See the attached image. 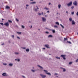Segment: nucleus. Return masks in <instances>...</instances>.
I'll use <instances>...</instances> for the list:
<instances>
[{
    "instance_id": "44",
    "label": "nucleus",
    "mask_w": 78,
    "mask_h": 78,
    "mask_svg": "<svg viewBox=\"0 0 78 78\" xmlns=\"http://www.w3.org/2000/svg\"><path fill=\"white\" fill-rule=\"evenodd\" d=\"M72 64V62H69V65Z\"/></svg>"
},
{
    "instance_id": "17",
    "label": "nucleus",
    "mask_w": 78,
    "mask_h": 78,
    "mask_svg": "<svg viewBox=\"0 0 78 78\" xmlns=\"http://www.w3.org/2000/svg\"><path fill=\"white\" fill-rule=\"evenodd\" d=\"M36 2H34L30 3V4H36Z\"/></svg>"
},
{
    "instance_id": "26",
    "label": "nucleus",
    "mask_w": 78,
    "mask_h": 78,
    "mask_svg": "<svg viewBox=\"0 0 78 78\" xmlns=\"http://www.w3.org/2000/svg\"><path fill=\"white\" fill-rule=\"evenodd\" d=\"M55 23L57 25H59V23L58 22H55Z\"/></svg>"
},
{
    "instance_id": "25",
    "label": "nucleus",
    "mask_w": 78,
    "mask_h": 78,
    "mask_svg": "<svg viewBox=\"0 0 78 78\" xmlns=\"http://www.w3.org/2000/svg\"><path fill=\"white\" fill-rule=\"evenodd\" d=\"M69 20L70 22H71L72 20V18H69Z\"/></svg>"
},
{
    "instance_id": "27",
    "label": "nucleus",
    "mask_w": 78,
    "mask_h": 78,
    "mask_svg": "<svg viewBox=\"0 0 78 78\" xmlns=\"http://www.w3.org/2000/svg\"><path fill=\"white\" fill-rule=\"evenodd\" d=\"M60 26H61V27H62V28H64V27L62 25V24H60Z\"/></svg>"
},
{
    "instance_id": "48",
    "label": "nucleus",
    "mask_w": 78,
    "mask_h": 78,
    "mask_svg": "<svg viewBox=\"0 0 78 78\" xmlns=\"http://www.w3.org/2000/svg\"><path fill=\"white\" fill-rule=\"evenodd\" d=\"M22 48H23V49H26V48H23V47H22Z\"/></svg>"
},
{
    "instance_id": "30",
    "label": "nucleus",
    "mask_w": 78,
    "mask_h": 78,
    "mask_svg": "<svg viewBox=\"0 0 78 78\" xmlns=\"http://www.w3.org/2000/svg\"><path fill=\"white\" fill-rule=\"evenodd\" d=\"M17 34H22V33H21V32H17Z\"/></svg>"
},
{
    "instance_id": "9",
    "label": "nucleus",
    "mask_w": 78,
    "mask_h": 78,
    "mask_svg": "<svg viewBox=\"0 0 78 78\" xmlns=\"http://www.w3.org/2000/svg\"><path fill=\"white\" fill-rule=\"evenodd\" d=\"M72 25H75V22L74 21V20H73L72 21Z\"/></svg>"
},
{
    "instance_id": "18",
    "label": "nucleus",
    "mask_w": 78,
    "mask_h": 78,
    "mask_svg": "<svg viewBox=\"0 0 78 78\" xmlns=\"http://www.w3.org/2000/svg\"><path fill=\"white\" fill-rule=\"evenodd\" d=\"M62 69H63V72H66V69L63 68H62Z\"/></svg>"
},
{
    "instance_id": "20",
    "label": "nucleus",
    "mask_w": 78,
    "mask_h": 78,
    "mask_svg": "<svg viewBox=\"0 0 78 78\" xmlns=\"http://www.w3.org/2000/svg\"><path fill=\"white\" fill-rule=\"evenodd\" d=\"M61 4H59L58 5V7L59 9H60V8H61Z\"/></svg>"
},
{
    "instance_id": "15",
    "label": "nucleus",
    "mask_w": 78,
    "mask_h": 78,
    "mask_svg": "<svg viewBox=\"0 0 78 78\" xmlns=\"http://www.w3.org/2000/svg\"><path fill=\"white\" fill-rule=\"evenodd\" d=\"M68 40V39L67 38H64V42H65V41H67Z\"/></svg>"
},
{
    "instance_id": "58",
    "label": "nucleus",
    "mask_w": 78,
    "mask_h": 78,
    "mask_svg": "<svg viewBox=\"0 0 78 78\" xmlns=\"http://www.w3.org/2000/svg\"><path fill=\"white\" fill-rule=\"evenodd\" d=\"M47 12L48 13V12H49V11H47Z\"/></svg>"
},
{
    "instance_id": "5",
    "label": "nucleus",
    "mask_w": 78,
    "mask_h": 78,
    "mask_svg": "<svg viewBox=\"0 0 78 78\" xmlns=\"http://www.w3.org/2000/svg\"><path fill=\"white\" fill-rule=\"evenodd\" d=\"M44 47H46V48H50V47L49 46V45L48 44H46L44 45Z\"/></svg>"
},
{
    "instance_id": "16",
    "label": "nucleus",
    "mask_w": 78,
    "mask_h": 78,
    "mask_svg": "<svg viewBox=\"0 0 78 78\" xmlns=\"http://www.w3.org/2000/svg\"><path fill=\"white\" fill-rule=\"evenodd\" d=\"M46 74L48 75L51 76V73H50L46 72Z\"/></svg>"
},
{
    "instance_id": "23",
    "label": "nucleus",
    "mask_w": 78,
    "mask_h": 78,
    "mask_svg": "<svg viewBox=\"0 0 78 78\" xmlns=\"http://www.w3.org/2000/svg\"><path fill=\"white\" fill-rule=\"evenodd\" d=\"M26 50L27 52H29L30 51V49H26Z\"/></svg>"
},
{
    "instance_id": "36",
    "label": "nucleus",
    "mask_w": 78,
    "mask_h": 78,
    "mask_svg": "<svg viewBox=\"0 0 78 78\" xmlns=\"http://www.w3.org/2000/svg\"><path fill=\"white\" fill-rule=\"evenodd\" d=\"M3 65H4V66H6L7 65V64L3 63Z\"/></svg>"
},
{
    "instance_id": "50",
    "label": "nucleus",
    "mask_w": 78,
    "mask_h": 78,
    "mask_svg": "<svg viewBox=\"0 0 78 78\" xmlns=\"http://www.w3.org/2000/svg\"><path fill=\"white\" fill-rule=\"evenodd\" d=\"M26 6H27V7H28L29 6V5H26Z\"/></svg>"
},
{
    "instance_id": "6",
    "label": "nucleus",
    "mask_w": 78,
    "mask_h": 78,
    "mask_svg": "<svg viewBox=\"0 0 78 78\" xmlns=\"http://www.w3.org/2000/svg\"><path fill=\"white\" fill-rule=\"evenodd\" d=\"M61 57H62L63 58V59H64L65 60V59H66V58L65 57H66V55H61Z\"/></svg>"
},
{
    "instance_id": "8",
    "label": "nucleus",
    "mask_w": 78,
    "mask_h": 78,
    "mask_svg": "<svg viewBox=\"0 0 78 78\" xmlns=\"http://www.w3.org/2000/svg\"><path fill=\"white\" fill-rule=\"evenodd\" d=\"M4 25L6 27H8L9 26V23L8 22L4 24Z\"/></svg>"
},
{
    "instance_id": "24",
    "label": "nucleus",
    "mask_w": 78,
    "mask_h": 78,
    "mask_svg": "<svg viewBox=\"0 0 78 78\" xmlns=\"http://www.w3.org/2000/svg\"><path fill=\"white\" fill-rule=\"evenodd\" d=\"M66 43H69V44H72V43L70 41H68Z\"/></svg>"
},
{
    "instance_id": "2",
    "label": "nucleus",
    "mask_w": 78,
    "mask_h": 78,
    "mask_svg": "<svg viewBox=\"0 0 78 78\" xmlns=\"http://www.w3.org/2000/svg\"><path fill=\"white\" fill-rule=\"evenodd\" d=\"M40 76H41V77L42 78H46V76H46V75H44L43 74H40Z\"/></svg>"
},
{
    "instance_id": "32",
    "label": "nucleus",
    "mask_w": 78,
    "mask_h": 78,
    "mask_svg": "<svg viewBox=\"0 0 78 78\" xmlns=\"http://www.w3.org/2000/svg\"><path fill=\"white\" fill-rule=\"evenodd\" d=\"M52 32L53 33H55V30H52Z\"/></svg>"
},
{
    "instance_id": "59",
    "label": "nucleus",
    "mask_w": 78,
    "mask_h": 78,
    "mask_svg": "<svg viewBox=\"0 0 78 78\" xmlns=\"http://www.w3.org/2000/svg\"><path fill=\"white\" fill-rule=\"evenodd\" d=\"M4 45V44H2V45Z\"/></svg>"
},
{
    "instance_id": "10",
    "label": "nucleus",
    "mask_w": 78,
    "mask_h": 78,
    "mask_svg": "<svg viewBox=\"0 0 78 78\" xmlns=\"http://www.w3.org/2000/svg\"><path fill=\"white\" fill-rule=\"evenodd\" d=\"M14 54L16 55H19L20 54V53L19 52H15Z\"/></svg>"
},
{
    "instance_id": "4",
    "label": "nucleus",
    "mask_w": 78,
    "mask_h": 78,
    "mask_svg": "<svg viewBox=\"0 0 78 78\" xmlns=\"http://www.w3.org/2000/svg\"><path fill=\"white\" fill-rule=\"evenodd\" d=\"M78 4V3H77V2L76 1H75L73 2V5H75V6H77V4Z\"/></svg>"
},
{
    "instance_id": "60",
    "label": "nucleus",
    "mask_w": 78,
    "mask_h": 78,
    "mask_svg": "<svg viewBox=\"0 0 78 78\" xmlns=\"http://www.w3.org/2000/svg\"><path fill=\"white\" fill-rule=\"evenodd\" d=\"M66 13H67V14H68V11H66Z\"/></svg>"
},
{
    "instance_id": "12",
    "label": "nucleus",
    "mask_w": 78,
    "mask_h": 78,
    "mask_svg": "<svg viewBox=\"0 0 78 78\" xmlns=\"http://www.w3.org/2000/svg\"><path fill=\"white\" fill-rule=\"evenodd\" d=\"M15 61H17L18 62H20V59L18 58L17 59H15Z\"/></svg>"
},
{
    "instance_id": "13",
    "label": "nucleus",
    "mask_w": 78,
    "mask_h": 78,
    "mask_svg": "<svg viewBox=\"0 0 78 78\" xmlns=\"http://www.w3.org/2000/svg\"><path fill=\"white\" fill-rule=\"evenodd\" d=\"M37 66H38V67H40V68H41V69H44V68H43V67H42L41 66L39 65H38Z\"/></svg>"
},
{
    "instance_id": "1",
    "label": "nucleus",
    "mask_w": 78,
    "mask_h": 78,
    "mask_svg": "<svg viewBox=\"0 0 78 78\" xmlns=\"http://www.w3.org/2000/svg\"><path fill=\"white\" fill-rule=\"evenodd\" d=\"M72 3H73V2H72V1H71L69 3H67L66 5L68 6H72Z\"/></svg>"
},
{
    "instance_id": "29",
    "label": "nucleus",
    "mask_w": 78,
    "mask_h": 78,
    "mask_svg": "<svg viewBox=\"0 0 78 78\" xmlns=\"http://www.w3.org/2000/svg\"><path fill=\"white\" fill-rule=\"evenodd\" d=\"M54 28H58V26H54Z\"/></svg>"
},
{
    "instance_id": "28",
    "label": "nucleus",
    "mask_w": 78,
    "mask_h": 78,
    "mask_svg": "<svg viewBox=\"0 0 78 78\" xmlns=\"http://www.w3.org/2000/svg\"><path fill=\"white\" fill-rule=\"evenodd\" d=\"M21 27L22 28H23V29L25 28V26H24L23 25H22Z\"/></svg>"
},
{
    "instance_id": "37",
    "label": "nucleus",
    "mask_w": 78,
    "mask_h": 78,
    "mask_svg": "<svg viewBox=\"0 0 78 78\" xmlns=\"http://www.w3.org/2000/svg\"><path fill=\"white\" fill-rule=\"evenodd\" d=\"M0 24H1V25H2V26H3V23H0Z\"/></svg>"
},
{
    "instance_id": "7",
    "label": "nucleus",
    "mask_w": 78,
    "mask_h": 78,
    "mask_svg": "<svg viewBox=\"0 0 78 78\" xmlns=\"http://www.w3.org/2000/svg\"><path fill=\"white\" fill-rule=\"evenodd\" d=\"M42 22H45L46 21V19L44 17H42Z\"/></svg>"
},
{
    "instance_id": "57",
    "label": "nucleus",
    "mask_w": 78,
    "mask_h": 78,
    "mask_svg": "<svg viewBox=\"0 0 78 78\" xmlns=\"http://www.w3.org/2000/svg\"><path fill=\"white\" fill-rule=\"evenodd\" d=\"M9 43H11V42H10V41H9Z\"/></svg>"
},
{
    "instance_id": "3",
    "label": "nucleus",
    "mask_w": 78,
    "mask_h": 78,
    "mask_svg": "<svg viewBox=\"0 0 78 78\" xmlns=\"http://www.w3.org/2000/svg\"><path fill=\"white\" fill-rule=\"evenodd\" d=\"M2 75L3 76H7L8 74L6 73H4L2 74Z\"/></svg>"
},
{
    "instance_id": "56",
    "label": "nucleus",
    "mask_w": 78,
    "mask_h": 78,
    "mask_svg": "<svg viewBox=\"0 0 78 78\" xmlns=\"http://www.w3.org/2000/svg\"><path fill=\"white\" fill-rule=\"evenodd\" d=\"M16 27H17V28H18V26L16 25Z\"/></svg>"
},
{
    "instance_id": "31",
    "label": "nucleus",
    "mask_w": 78,
    "mask_h": 78,
    "mask_svg": "<svg viewBox=\"0 0 78 78\" xmlns=\"http://www.w3.org/2000/svg\"><path fill=\"white\" fill-rule=\"evenodd\" d=\"M56 58L57 59H60L61 58L60 57H56Z\"/></svg>"
},
{
    "instance_id": "63",
    "label": "nucleus",
    "mask_w": 78,
    "mask_h": 78,
    "mask_svg": "<svg viewBox=\"0 0 78 78\" xmlns=\"http://www.w3.org/2000/svg\"><path fill=\"white\" fill-rule=\"evenodd\" d=\"M51 55V54H49V55Z\"/></svg>"
},
{
    "instance_id": "64",
    "label": "nucleus",
    "mask_w": 78,
    "mask_h": 78,
    "mask_svg": "<svg viewBox=\"0 0 78 78\" xmlns=\"http://www.w3.org/2000/svg\"><path fill=\"white\" fill-rule=\"evenodd\" d=\"M26 9H28V8L26 7Z\"/></svg>"
},
{
    "instance_id": "51",
    "label": "nucleus",
    "mask_w": 78,
    "mask_h": 78,
    "mask_svg": "<svg viewBox=\"0 0 78 78\" xmlns=\"http://www.w3.org/2000/svg\"><path fill=\"white\" fill-rule=\"evenodd\" d=\"M48 5H51V3H48Z\"/></svg>"
},
{
    "instance_id": "62",
    "label": "nucleus",
    "mask_w": 78,
    "mask_h": 78,
    "mask_svg": "<svg viewBox=\"0 0 78 78\" xmlns=\"http://www.w3.org/2000/svg\"><path fill=\"white\" fill-rule=\"evenodd\" d=\"M34 0H30V1H33Z\"/></svg>"
},
{
    "instance_id": "45",
    "label": "nucleus",
    "mask_w": 78,
    "mask_h": 78,
    "mask_svg": "<svg viewBox=\"0 0 78 78\" xmlns=\"http://www.w3.org/2000/svg\"><path fill=\"white\" fill-rule=\"evenodd\" d=\"M22 76L23 78H26V77L24 76Z\"/></svg>"
},
{
    "instance_id": "52",
    "label": "nucleus",
    "mask_w": 78,
    "mask_h": 78,
    "mask_svg": "<svg viewBox=\"0 0 78 78\" xmlns=\"http://www.w3.org/2000/svg\"><path fill=\"white\" fill-rule=\"evenodd\" d=\"M76 14L77 16H78V12H77Z\"/></svg>"
},
{
    "instance_id": "61",
    "label": "nucleus",
    "mask_w": 78,
    "mask_h": 78,
    "mask_svg": "<svg viewBox=\"0 0 78 78\" xmlns=\"http://www.w3.org/2000/svg\"><path fill=\"white\" fill-rule=\"evenodd\" d=\"M32 28V26H31L30 27V28Z\"/></svg>"
},
{
    "instance_id": "35",
    "label": "nucleus",
    "mask_w": 78,
    "mask_h": 78,
    "mask_svg": "<svg viewBox=\"0 0 78 78\" xmlns=\"http://www.w3.org/2000/svg\"><path fill=\"white\" fill-rule=\"evenodd\" d=\"M16 20L17 21V22H19V20H18L16 18Z\"/></svg>"
},
{
    "instance_id": "19",
    "label": "nucleus",
    "mask_w": 78,
    "mask_h": 78,
    "mask_svg": "<svg viewBox=\"0 0 78 78\" xmlns=\"http://www.w3.org/2000/svg\"><path fill=\"white\" fill-rule=\"evenodd\" d=\"M31 71L32 72H35V71H36V70L31 69Z\"/></svg>"
},
{
    "instance_id": "39",
    "label": "nucleus",
    "mask_w": 78,
    "mask_h": 78,
    "mask_svg": "<svg viewBox=\"0 0 78 78\" xmlns=\"http://www.w3.org/2000/svg\"><path fill=\"white\" fill-rule=\"evenodd\" d=\"M17 39H20V38L19 36L17 37Z\"/></svg>"
},
{
    "instance_id": "46",
    "label": "nucleus",
    "mask_w": 78,
    "mask_h": 78,
    "mask_svg": "<svg viewBox=\"0 0 78 78\" xmlns=\"http://www.w3.org/2000/svg\"><path fill=\"white\" fill-rule=\"evenodd\" d=\"M46 33V34H48V33H49V32H48L46 31L45 32Z\"/></svg>"
},
{
    "instance_id": "14",
    "label": "nucleus",
    "mask_w": 78,
    "mask_h": 78,
    "mask_svg": "<svg viewBox=\"0 0 78 78\" xmlns=\"http://www.w3.org/2000/svg\"><path fill=\"white\" fill-rule=\"evenodd\" d=\"M9 66H10V67H12V66H13V64L10 63L9 64Z\"/></svg>"
},
{
    "instance_id": "47",
    "label": "nucleus",
    "mask_w": 78,
    "mask_h": 78,
    "mask_svg": "<svg viewBox=\"0 0 78 78\" xmlns=\"http://www.w3.org/2000/svg\"><path fill=\"white\" fill-rule=\"evenodd\" d=\"M12 37L13 38H14V35H12Z\"/></svg>"
},
{
    "instance_id": "38",
    "label": "nucleus",
    "mask_w": 78,
    "mask_h": 78,
    "mask_svg": "<svg viewBox=\"0 0 78 78\" xmlns=\"http://www.w3.org/2000/svg\"><path fill=\"white\" fill-rule=\"evenodd\" d=\"M71 14H72V15H73V14H74V12H72Z\"/></svg>"
},
{
    "instance_id": "53",
    "label": "nucleus",
    "mask_w": 78,
    "mask_h": 78,
    "mask_svg": "<svg viewBox=\"0 0 78 78\" xmlns=\"http://www.w3.org/2000/svg\"><path fill=\"white\" fill-rule=\"evenodd\" d=\"M43 49L44 50H45V48H43Z\"/></svg>"
},
{
    "instance_id": "42",
    "label": "nucleus",
    "mask_w": 78,
    "mask_h": 78,
    "mask_svg": "<svg viewBox=\"0 0 78 78\" xmlns=\"http://www.w3.org/2000/svg\"><path fill=\"white\" fill-rule=\"evenodd\" d=\"M9 22H10V23H12V21L10 20H9Z\"/></svg>"
},
{
    "instance_id": "43",
    "label": "nucleus",
    "mask_w": 78,
    "mask_h": 78,
    "mask_svg": "<svg viewBox=\"0 0 78 78\" xmlns=\"http://www.w3.org/2000/svg\"><path fill=\"white\" fill-rule=\"evenodd\" d=\"M36 8H37V9H39V8H38L37 6H36Z\"/></svg>"
},
{
    "instance_id": "54",
    "label": "nucleus",
    "mask_w": 78,
    "mask_h": 78,
    "mask_svg": "<svg viewBox=\"0 0 78 78\" xmlns=\"http://www.w3.org/2000/svg\"><path fill=\"white\" fill-rule=\"evenodd\" d=\"M41 14H42V15H44V13H43V12H42L41 13Z\"/></svg>"
},
{
    "instance_id": "40",
    "label": "nucleus",
    "mask_w": 78,
    "mask_h": 78,
    "mask_svg": "<svg viewBox=\"0 0 78 78\" xmlns=\"http://www.w3.org/2000/svg\"><path fill=\"white\" fill-rule=\"evenodd\" d=\"M41 14H42V13H38V15L39 16H41Z\"/></svg>"
},
{
    "instance_id": "49",
    "label": "nucleus",
    "mask_w": 78,
    "mask_h": 78,
    "mask_svg": "<svg viewBox=\"0 0 78 78\" xmlns=\"http://www.w3.org/2000/svg\"><path fill=\"white\" fill-rule=\"evenodd\" d=\"M44 72H48V71L47 70H44Z\"/></svg>"
},
{
    "instance_id": "41",
    "label": "nucleus",
    "mask_w": 78,
    "mask_h": 78,
    "mask_svg": "<svg viewBox=\"0 0 78 78\" xmlns=\"http://www.w3.org/2000/svg\"><path fill=\"white\" fill-rule=\"evenodd\" d=\"M58 74L57 73H55L54 74V75L55 76V75H58Z\"/></svg>"
},
{
    "instance_id": "55",
    "label": "nucleus",
    "mask_w": 78,
    "mask_h": 78,
    "mask_svg": "<svg viewBox=\"0 0 78 78\" xmlns=\"http://www.w3.org/2000/svg\"><path fill=\"white\" fill-rule=\"evenodd\" d=\"M78 59H77L76 60V62H78Z\"/></svg>"
},
{
    "instance_id": "21",
    "label": "nucleus",
    "mask_w": 78,
    "mask_h": 78,
    "mask_svg": "<svg viewBox=\"0 0 78 78\" xmlns=\"http://www.w3.org/2000/svg\"><path fill=\"white\" fill-rule=\"evenodd\" d=\"M48 37H53V36L51 35H50L48 36Z\"/></svg>"
},
{
    "instance_id": "11",
    "label": "nucleus",
    "mask_w": 78,
    "mask_h": 78,
    "mask_svg": "<svg viewBox=\"0 0 78 78\" xmlns=\"http://www.w3.org/2000/svg\"><path fill=\"white\" fill-rule=\"evenodd\" d=\"M5 9H10V7L8 6H7L5 7Z\"/></svg>"
},
{
    "instance_id": "33",
    "label": "nucleus",
    "mask_w": 78,
    "mask_h": 78,
    "mask_svg": "<svg viewBox=\"0 0 78 78\" xmlns=\"http://www.w3.org/2000/svg\"><path fill=\"white\" fill-rule=\"evenodd\" d=\"M74 7H75V6H72L71 7V9H73V8H74Z\"/></svg>"
},
{
    "instance_id": "34",
    "label": "nucleus",
    "mask_w": 78,
    "mask_h": 78,
    "mask_svg": "<svg viewBox=\"0 0 78 78\" xmlns=\"http://www.w3.org/2000/svg\"><path fill=\"white\" fill-rule=\"evenodd\" d=\"M37 9H35L34 10L35 11H37Z\"/></svg>"
},
{
    "instance_id": "22",
    "label": "nucleus",
    "mask_w": 78,
    "mask_h": 78,
    "mask_svg": "<svg viewBox=\"0 0 78 78\" xmlns=\"http://www.w3.org/2000/svg\"><path fill=\"white\" fill-rule=\"evenodd\" d=\"M44 9H46V10H48L49 9L47 7H45Z\"/></svg>"
}]
</instances>
